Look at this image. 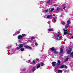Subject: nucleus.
Wrapping results in <instances>:
<instances>
[{"label":"nucleus","mask_w":73,"mask_h":73,"mask_svg":"<svg viewBox=\"0 0 73 73\" xmlns=\"http://www.w3.org/2000/svg\"><path fill=\"white\" fill-rule=\"evenodd\" d=\"M35 44L36 46H37L38 45V44H37V43L35 42Z\"/></svg>","instance_id":"obj_28"},{"label":"nucleus","mask_w":73,"mask_h":73,"mask_svg":"<svg viewBox=\"0 0 73 73\" xmlns=\"http://www.w3.org/2000/svg\"><path fill=\"white\" fill-rule=\"evenodd\" d=\"M56 64V62H53L52 63V65L53 66H54H54H55Z\"/></svg>","instance_id":"obj_12"},{"label":"nucleus","mask_w":73,"mask_h":73,"mask_svg":"<svg viewBox=\"0 0 73 73\" xmlns=\"http://www.w3.org/2000/svg\"><path fill=\"white\" fill-rule=\"evenodd\" d=\"M53 20L55 21V22H56V20H57V17L54 18Z\"/></svg>","instance_id":"obj_23"},{"label":"nucleus","mask_w":73,"mask_h":73,"mask_svg":"<svg viewBox=\"0 0 73 73\" xmlns=\"http://www.w3.org/2000/svg\"><path fill=\"white\" fill-rule=\"evenodd\" d=\"M19 42H21V40H19Z\"/></svg>","instance_id":"obj_41"},{"label":"nucleus","mask_w":73,"mask_h":73,"mask_svg":"<svg viewBox=\"0 0 73 73\" xmlns=\"http://www.w3.org/2000/svg\"><path fill=\"white\" fill-rule=\"evenodd\" d=\"M41 51V52H42V51Z\"/></svg>","instance_id":"obj_48"},{"label":"nucleus","mask_w":73,"mask_h":73,"mask_svg":"<svg viewBox=\"0 0 73 73\" xmlns=\"http://www.w3.org/2000/svg\"><path fill=\"white\" fill-rule=\"evenodd\" d=\"M30 64L31 65H35L36 64V61L35 60H33V62L30 63Z\"/></svg>","instance_id":"obj_8"},{"label":"nucleus","mask_w":73,"mask_h":73,"mask_svg":"<svg viewBox=\"0 0 73 73\" xmlns=\"http://www.w3.org/2000/svg\"><path fill=\"white\" fill-rule=\"evenodd\" d=\"M24 47L25 48H27V49H32V47L29 46H24Z\"/></svg>","instance_id":"obj_7"},{"label":"nucleus","mask_w":73,"mask_h":73,"mask_svg":"<svg viewBox=\"0 0 73 73\" xmlns=\"http://www.w3.org/2000/svg\"><path fill=\"white\" fill-rule=\"evenodd\" d=\"M60 63H57L56 65L57 66H58L59 65H60Z\"/></svg>","instance_id":"obj_36"},{"label":"nucleus","mask_w":73,"mask_h":73,"mask_svg":"<svg viewBox=\"0 0 73 73\" xmlns=\"http://www.w3.org/2000/svg\"><path fill=\"white\" fill-rule=\"evenodd\" d=\"M59 37H60V38H61V37H62V36H60Z\"/></svg>","instance_id":"obj_45"},{"label":"nucleus","mask_w":73,"mask_h":73,"mask_svg":"<svg viewBox=\"0 0 73 73\" xmlns=\"http://www.w3.org/2000/svg\"><path fill=\"white\" fill-rule=\"evenodd\" d=\"M58 72L59 73H62V71L61 70H58Z\"/></svg>","instance_id":"obj_17"},{"label":"nucleus","mask_w":73,"mask_h":73,"mask_svg":"<svg viewBox=\"0 0 73 73\" xmlns=\"http://www.w3.org/2000/svg\"><path fill=\"white\" fill-rule=\"evenodd\" d=\"M54 6H56V5H54Z\"/></svg>","instance_id":"obj_50"},{"label":"nucleus","mask_w":73,"mask_h":73,"mask_svg":"<svg viewBox=\"0 0 73 73\" xmlns=\"http://www.w3.org/2000/svg\"><path fill=\"white\" fill-rule=\"evenodd\" d=\"M71 38H73V35L71 37Z\"/></svg>","instance_id":"obj_43"},{"label":"nucleus","mask_w":73,"mask_h":73,"mask_svg":"<svg viewBox=\"0 0 73 73\" xmlns=\"http://www.w3.org/2000/svg\"><path fill=\"white\" fill-rule=\"evenodd\" d=\"M67 24L65 26V29H68V28L69 27H70V26L69 25L70 24V21L68 20L67 21Z\"/></svg>","instance_id":"obj_2"},{"label":"nucleus","mask_w":73,"mask_h":73,"mask_svg":"<svg viewBox=\"0 0 73 73\" xmlns=\"http://www.w3.org/2000/svg\"><path fill=\"white\" fill-rule=\"evenodd\" d=\"M42 8V7H40V8Z\"/></svg>","instance_id":"obj_47"},{"label":"nucleus","mask_w":73,"mask_h":73,"mask_svg":"<svg viewBox=\"0 0 73 73\" xmlns=\"http://www.w3.org/2000/svg\"><path fill=\"white\" fill-rule=\"evenodd\" d=\"M64 68H65L66 69H67V68H68V66L65 65L64 66Z\"/></svg>","instance_id":"obj_31"},{"label":"nucleus","mask_w":73,"mask_h":73,"mask_svg":"<svg viewBox=\"0 0 73 73\" xmlns=\"http://www.w3.org/2000/svg\"><path fill=\"white\" fill-rule=\"evenodd\" d=\"M12 54H13V53H12Z\"/></svg>","instance_id":"obj_52"},{"label":"nucleus","mask_w":73,"mask_h":73,"mask_svg":"<svg viewBox=\"0 0 73 73\" xmlns=\"http://www.w3.org/2000/svg\"><path fill=\"white\" fill-rule=\"evenodd\" d=\"M64 73H66V70L64 71Z\"/></svg>","instance_id":"obj_42"},{"label":"nucleus","mask_w":73,"mask_h":73,"mask_svg":"<svg viewBox=\"0 0 73 73\" xmlns=\"http://www.w3.org/2000/svg\"><path fill=\"white\" fill-rule=\"evenodd\" d=\"M64 41H65V40H64Z\"/></svg>","instance_id":"obj_51"},{"label":"nucleus","mask_w":73,"mask_h":73,"mask_svg":"<svg viewBox=\"0 0 73 73\" xmlns=\"http://www.w3.org/2000/svg\"><path fill=\"white\" fill-rule=\"evenodd\" d=\"M45 12H46V13L48 12V10H46L45 11Z\"/></svg>","instance_id":"obj_35"},{"label":"nucleus","mask_w":73,"mask_h":73,"mask_svg":"<svg viewBox=\"0 0 73 73\" xmlns=\"http://www.w3.org/2000/svg\"><path fill=\"white\" fill-rule=\"evenodd\" d=\"M28 62H29V63H30V62H31V61L30 60H29L28 61Z\"/></svg>","instance_id":"obj_38"},{"label":"nucleus","mask_w":73,"mask_h":73,"mask_svg":"<svg viewBox=\"0 0 73 73\" xmlns=\"http://www.w3.org/2000/svg\"><path fill=\"white\" fill-rule=\"evenodd\" d=\"M44 65V63L42 62L41 63V66H42Z\"/></svg>","instance_id":"obj_33"},{"label":"nucleus","mask_w":73,"mask_h":73,"mask_svg":"<svg viewBox=\"0 0 73 73\" xmlns=\"http://www.w3.org/2000/svg\"><path fill=\"white\" fill-rule=\"evenodd\" d=\"M24 46V45L23 44H19V47H17V49H20V48H22V47H23Z\"/></svg>","instance_id":"obj_4"},{"label":"nucleus","mask_w":73,"mask_h":73,"mask_svg":"<svg viewBox=\"0 0 73 73\" xmlns=\"http://www.w3.org/2000/svg\"><path fill=\"white\" fill-rule=\"evenodd\" d=\"M51 17H52V15H49L47 17V18L49 19V18H50Z\"/></svg>","instance_id":"obj_21"},{"label":"nucleus","mask_w":73,"mask_h":73,"mask_svg":"<svg viewBox=\"0 0 73 73\" xmlns=\"http://www.w3.org/2000/svg\"><path fill=\"white\" fill-rule=\"evenodd\" d=\"M60 54H62L63 53V49L62 48H61L60 49Z\"/></svg>","instance_id":"obj_15"},{"label":"nucleus","mask_w":73,"mask_h":73,"mask_svg":"<svg viewBox=\"0 0 73 73\" xmlns=\"http://www.w3.org/2000/svg\"><path fill=\"white\" fill-rule=\"evenodd\" d=\"M13 36H15V34L13 35Z\"/></svg>","instance_id":"obj_49"},{"label":"nucleus","mask_w":73,"mask_h":73,"mask_svg":"<svg viewBox=\"0 0 73 73\" xmlns=\"http://www.w3.org/2000/svg\"><path fill=\"white\" fill-rule=\"evenodd\" d=\"M48 31H53V28H50L48 29Z\"/></svg>","instance_id":"obj_16"},{"label":"nucleus","mask_w":73,"mask_h":73,"mask_svg":"<svg viewBox=\"0 0 73 73\" xmlns=\"http://www.w3.org/2000/svg\"><path fill=\"white\" fill-rule=\"evenodd\" d=\"M35 38V37H33V36L31 37V40H33V38Z\"/></svg>","instance_id":"obj_27"},{"label":"nucleus","mask_w":73,"mask_h":73,"mask_svg":"<svg viewBox=\"0 0 73 73\" xmlns=\"http://www.w3.org/2000/svg\"><path fill=\"white\" fill-rule=\"evenodd\" d=\"M63 31H64V35H66L67 34V32H68V29L65 30V29H63Z\"/></svg>","instance_id":"obj_6"},{"label":"nucleus","mask_w":73,"mask_h":73,"mask_svg":"<svg viewBox=\"0 0 73 73\" xmlns=\"http://www.w3.org/2000/svg\"><path fill=\"white\" fill-rule=\"evenodd\" d=\"M26 70V68H23V69H21V70H22V71H25Z\"/></svg>","instance_id":"obj_22"},{"label":"nucleus","mask_w":73,"mask_h":73,"mask_svg":"<svg viewBox=\"0 0 73 73\" xmlns=\"http://www.w3.org/2000/svg\"><path fill=\"white\" fill-rule=\"evenodd\" d=\"M52 1L53 0H47L46 3L47 4H48V3H50V1H51V2H52Z\"/></svg>","instance_id":"obj_14"},{"label":"nucleus","mask_w":73,"mask_h":73,"mask_svg":"<svg viewBox=\"0 0 73 73\" xmlns=\"http://www.w3.org/2000/svg\"><path fill=\"white\" fill-rule=\"evenodd\" d=\"M68 60H69V58H66V59L64 60V61L65 62H66L67 61H68Z\"/></svg>","instance_id":"obj_20"},{"label":"nucleus","mask_w":73,"mask_h":73,"mask_svg":"<svg viewBox=\"0 0 73 73\" xmlns=\"http://www.w3.org/2000/svg\"><path fill=\"white\" fill-rule=\"evenodd\" d=\"M57 10L58 11H59V10H60V8H59L58 7H57Z\"/></svg>","instance_id":"obj_30"},{"label":"nucleus","mask_w":73,"mask_h":73,"mask_svg":"<svg viewBox=\"0 0 73 73\" xmlns=\"http://www.w3.org/2000/svg\"><path fill=\"white\" fill-rule=\"evenodd\" d=\"M22 36H23V38L25 36V34H23L22 35Z\"/></svg>","instance_id":"obj_32"},{"label":"nucleus","mask_w":73,"mask_h":73,"mask_svg":"<svg viewBox=\"0 0 73 73\" xmlns=\"http://www.w3.org/2000/svg\"><path fill=\"white\" fill-rule=\"evenodd\" d=\"M17 33H20V32L19 31H17Z\"/></svg>","instance_id":"obj_39"},{"label":"nucleus","mask_w":73,"mask_h":73,"mask_svg":"<svg viewBox=\"0 0 73 73\" xmlns=\"http://www.w3.org/2000/svg\"><path fill=\"white\" fill-rule=\"evenodd\" d=\"M23 38V36L21 35L19 36L18 37V39H19V40H20V39H22Z\"/></svg>","instance_id":"obj_11"},{"label":"nucleus","mask_w":73,"mask_h":73,"mask_svg":"<svg viewBox=\"0 0 73 73\" xmlns=\"http://www.w3.org/2000/svg\"><path fill=\"white\" fill-rule=\"evenodd\" d=\"M36 69H38L39 68H40V66H41V64H38L36 65Z\"/></svg>","instance_id":"obj_9"},{"label":"nucleus","mask_w":73,"mask_h":73,"mask_svg":"<svg viewBox=\"0 0 73 73\" xmlns=\"http://www.w3.org/2000/svg\"><path fill=\"white\" fill-rule=\"evenodd\" d=\"M64 68V65H62L61 66V67H60V68L61 69H62V68Z\"/></svg>","instance_id":"obj_24"},{"label":"nucleus","mask_w":73,"mask_h":73,"mask_svg":"<svg viewBox=\"0 0 73 73\" xmlns=\"http://www.w3.org/2000/svg\"><path fill=\"white\" fill-rule=\"evenodd\" d=\"M54 36L55 40H59V39L58 38V37H59V35L56 34H54Z\"/></svg>","instance_id":"obj_3"},{"label":"nucleus","mask_w":73,"mask_h":73,"mask_svg":"<svg viewBox=\"0 0 73 73\" xmlns=\"http://www.w3.org/2000/svg\"><path fill=\"white\" fill-rule=\"evenodd\" d=\"M53 10H54V8H52L50 10L51 12H53Z\"/></svg>","instance_id":"obj_25"},{"label":"nucleus","mask_w":73,"mask_h":73,"mask_svg":"<svg viewBox=\"0 0 73 73\" xmlns=\"http://www.w3.org/2000/svg\"><path fill=\"white\" fill-rule=\"evenodd\" d=\"M58 33L59 34L60 33V32H59Z\"/></svg>","instance_id":"obj_46"},{"label":"nucleus","mask_w":73,"mask_h":73,"mask_svg":"<svg viewBox=\"0 0 73 73\" xmlns=\"http://www.w3.org/2000/svg\"><path fill=\"white\" fill-rule=\"evenodd\" d=\"M44 3V1H42L40 2V3L41 4H42V3Z\"/></svg>","instance_id":"obj_34"},{"label":"nucleus","mask_w":73,"mask_h":73,"mask_svg":"<svg viewBox=\"0 0 73 73\" xmlns=\"http://www.w3.org/2000/svg\"><path fill=\"white\" fill-rule=\"evenodd\" d=\"M48 24H50V22L49 21L48 22Z\"/></svg>","instance_id":"obj_37"},{"label":"nucleus","mask_w":73,"mask_h":73,"mask_svg":"<svg viewBox=\"0 0 73 73\" xmlns=\"http://www.w3.org/2000/svg\"><path fill=\"white\" fill-rule=\"evenodd\" d=\"M67 53V54H70L71 53V51H72V49L71 48H69L68 49V50H66Z\"/></svg>","instance_id":"obj_5"},{"label":"nucleus","mask_w":73,"mask_h":73,"mask_svg":"<svg viewBox=\"0 0 73 73\" xmlns=\"http://www.w3.org/2000/svg\"><path fill=\"white\" fill-rule=\"evenodd\" d=\"M36 69V68L35 67H33V70H32V71H30L31 73H33Z\"/></svg>","instance_id":"obj_10"},{"label":"nucleus","mask_w":73,"mask_h":73,"mask_svg":"<svg viewBox=\"0 0 73 73\" xmlns=\"http://www.w3.org/2000/svg\"><path fill=\"white\" fill-rule=\"evenodd\" d=\"M30 72H30V70H29L27 71H25V72H20V73H28Z\"/></svg>","instance_id":"obj_13"},{"label":"nucleus","mask_w":73,"mask_h":73,"mask_svg":"<svg viewBox=\"0 0 73 73\" xmlns=\"http://www.w3.org/2000/svg\"><path fill=\"white\" fill-rule=\"evenodd\" d=\"M11 46H9V48H11Z\"/></svg>","instance_id":"obj_44"},{"label":"nucleus","mask_w":73,"mask_h":73,"mask_svg":"<svg viewBox=\"0 0 73 73\" xmlns=\"http://www.w3.org/2000/svg\"><path fill=\"white\" fill-rule=\"evenodd\" d=\"M50 49L54 54H58V52L56 50L55 48L54 47L51 48H50Z\"/></svg>","instance_id":"obj_1"},{"label":"nucleus","mask_w":73,"mask_h":73,"mask_svg":"<svg viewBox=\"0 0 73 73\" xmlns=\"http://www.w3.org/2000/svg\"><path fill=\"white\" fill-rule=\"evenodd\" d=\"M65 8H66V7L64 6V7L63 8V9H65Z\"/></svg>","instance_id":"obj_40"},{"label":"nucleus","mask_w":73,"mask_h":73,"mask_svg":"<svg viewBox=\"0 0 73 73\" xmlns=\"http://www.w3.org/2000/svg\"><path fill=\"white\" fill-rule=\"evenodd\" d=\"M58 63L60 64L61 61L60 60H58Z\"/></svg>","instance_id":"obj_26"},{"label":"nucleus","mask_w":73,"mask_h":73,"mask_svg":"<svg viewBox=\"0 0 73 73\" xmlns=\"http://www.w3.org/2000/svg\"><path fill=\"white\" fill-rule=\"evenodd\" d=\"M36 61H37V62H39V59H36Z\"/></svg>","instance_id":"obj_29"},{"label":"nucleus","mask_w":73,"mask_h":73,"mask_svg":"<svg viewBox=\"0 0 73 73\" xmlns=\"http://www.w3.org/2000/svg\"><path fill=\"white\" fill-rule=\"evenodd\" d=\"M61 23L62 25H65V23L64 21H62L61 22Z\"/></svg>","instance_id":"obj_18"},{"label":"nucleus","mask_w":73,"mask_h":73,"mask_svg":"<svg viewBox=\"0 0 73 73\" xmlns=\"http://www.w3.org/2000/svg\"><path fill=\"white\" fill-rule=\"evenodd\" d=\"M25 49H24V48H22L20 49V50L21 51V52H23V51H24Z\"/></svg>","instance_id":"obj_19"}]
</instances>
